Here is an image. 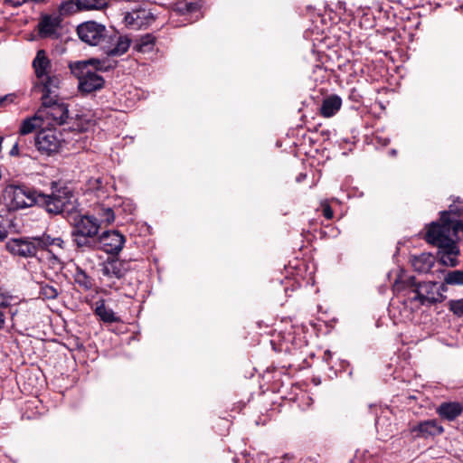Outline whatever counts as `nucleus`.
Instances as JSON below:
<instances>
[{
	"label": "nucleus",
	"mask_w": 463,
	"mask_h": 463,
	"mask_svg": "<svg viewBox=\"0 0 463 463\" xmlns=\"http://www.w3.org/2000/svg\"><path fill=\"white\" fill-rule=\"evenodd\" d=\"M5 196L10 200L11 207L14 210L24 209L26 203L21 184H9L5 189Z\"/></svg>",
	"instance_id": "obj_19"
},
{
	"label": "nucleus",
	"mask_w": 463,
	"mask_h": 463,
	"mask_svg": "<svg viewBox=\"0 0 463 463\" xmlns=\"http://www.w3.org/2000/svg\"><path fill=\"white\" fill-rule=\"evenodd\" d=\"M21 138L14 143V145L12 146V148L9 151L10 156H27L28 155L26 153H24L23 146L20 145Z\"/></svg>",
	"instance_id": "obj_37"
},
{
	"label": "nucleus",
	"mask_w": 463,
	"mask_h": 463,
	"mask_svg": "<svg viewBox=\"0 0 463 463\" xmlns=\"http://www.w3.org/2000/svg\"><path fill=\"white\" fill-rule=\"evenodd\" d=\"M410 432L414 438L428 439L441 435L444 432V428L439 424L437 420H426L411 425Z\"/></svg>",
	"instance_id": "obj_15"
},
{
	"label": "nucleus",
	"mask_w": 463,
	"mask_h": 463,
	"mask_svg": "<svg viewBox=\"0 0 463 463\" xmlns=\"http://www.w3.org/2000/svg\"><path fill=\"white\" fill-rule=\"evenodd\" d=\"M109 288H114L116 290H118V288L114 287L112 284H109Z\"/></svg>",
	"instance_id": "obj_48"
},
{
	"label": "nucleus",
	"mask_w": 463,
	"mask_h": 463,
	"mask_svg": "<svg viewBox=\"0 0 463 463\" xmlns=\"http://www.w3.org/2000/svg\"><path fill=\"white\" fill-rule=\"evenodd\" d=\"M61 19L58 15L43 14L41 15L37 24V33L41 39L57 40L61 33L58 30L61 28Z\"/></svg>",
	"instance_id": "obj_10"
},
{
	"label": "nucleus",
	"mask_w": 463,
	"mask_h": 463,
	"mask_svg": "<svg viewBox=\"0 0 463 463\" xmlns=\"http://www.w3.org/2000/svg\"><path fill=\"white\" fill-rule=\"evenodd\" d=\"M448 308L456 317H463V298L449 300L448 302Z\"/></svg>",
	"instance_id": "obj_35"
},
{
	"label": "nucleus",
	"mask_w": 463,
	"mask_h": 463,
	"mask_svg": "<svg viewBox=\"0 0 463 463\" xmlns=\"http://www.w3.org/2000/svg\"><path fill=\"white\" fill-rule=\"evenodd\" d=\"M7 231L4 225L0 224V241H3L7 237Z\"/></svg>",
	"instance_id": "obj_44"
},
{
	"label": "nucleus",
	"mask_w": 463,
	"mask_h": 463,
	"mask_svg": "<svg viewBox=\"0 0 463 463\" xmlns=\"http://www.w3.org/2000/svg\"><path fill=\"white\" fill-rule=\"evenodd\" d=\"M273 350L276 352L293 353L298 348L294 333H279L271 341Z\"/></svg>",
	"instance_id": "obj_17"
},
{
	"label": "nucleus",
	"mask_w": 463,
	"mask_h": 463,
	"mask_svg": "<svg viewBox=\"0 0 463 463\" xmlns=\"http://www.w3.org/2000/svg\"><path fill=\"white\" fill-rule=\"evenodd\" d=\"M129 269V261L122 260L113 256L108 258V260L102 263L101 272L102 275L108 279H120L125 277Z\"/></svg>",
	"instance_id": "obj_14"
},
{
	"label": "nucleus",
	"mask_w": 463,
	"mask_h": 463,
	"mask_svg": "<svg viewBox=\"0 0 463 463\" xmlns=\"http://www.w3.org/2000/svg\"><path fill=\"white\" fill-rule=\"evenodd\" d=\"M39 296L44 300H54L59 296V289L46 282H39Z\"/></svg>",
	"instance_id": "obj_27"
},
{
	"label": "nucleus",
	"mask_w": 463,
	"mask_h": 463,
	"mask_svg": "<svg viewBox=\"0 0 463 463\" xmlns=\"http://www.w3.org/2000/svg\"><path fill=\"white\" fill-rule=\"evenodd\" d=\"M455 214H457L458 217H462L463 218V205L457 208L456 210H453V212ZM455 222H459L461 224V227H460V231L463 232V220H455Z\"/></svg>",
	"instance_id": "obj_41"
},
{
	"label": "nucleus",
	"mask_w": 463,
	"mask_h": 463,
	"mask_svg": "<svg viewBox=\"0 0 463 463\" xmlns=\"http://www.w3.org/2000/svg\"><path fill=\"white\" fill-rule=\"evenodd\" d=\"M436 412L442 420L453 421L463 413V404L458 402H444L437 407Z\"/></svg>",
	"instance_id": "obj_18"
},
{
	"label": "nucleus",
	"mask_w": 463,
	"mask_h": 463,
	"mask_svg": "<svg viewBox=\"0 0 463 463\" xmlns=\"http://www.w3.org/2000/svg\"><path fill=\"white\" fill-rule=\"evenodd\" d=\"M89 66H92L93 70L96 71H109L115 69L118 65V61L115 60H111L109 58L98 59V58H90L83 61Z\"/></svg>",
	"instance_id": "obj_23"
},
{
	"label": "nucleus",
	"mask_w": 463,
	"mask_h": 463,
	"mask_svg": "<svg viewBox=\"0 0 463 463\" xmlns=\"http://www.w3.org/2000/svg\"><path fill=\"white\" fill-rule=\"evenodd\" d=\"M71 73L79 80V90L81 93H91L101 90L105 85V80L96 71L90 69L86 62L79 61L70 64Z\"/></svg>",
	"instance_id": "obj_4"
},
{
	"label": "nucleus",
	"mask_w": 463,
	"mask_h": 463,
	"mask_svg": "<svg viewBox=\"0 0 463 463\" xmlns=\"http://www.w3.org/2000/svg\"><path fill=\"white\" fill-rule=\"evenodd\" d=\"M5 319V317L4 312L2 310H0V329L3 328V326H4Z\"/></svg>",
	"instance_id": "obj_47"
},
{
	"label": "nucleus",
	"mask_w": 463,
	"mask_h": 463,
	"mask_svg": "<svg viewBox=\"0 0 463 463\" xmlns=\"http://www.w3.org/2000/svg\"><path fill=\"white\" fill-rule=\"evenodd\" d=\"M94 314L99 317L103 323L111 324L120 321V318L116 316L115 312L111 308H108L106 307L103 299L96 302Z\"/></svg>",
	"instance_id": "obj_22"
},
{
	"label": "nucleus",
	"mask_w": 463,
	"mask_h": 463,
	"mask_svg": "<svg viewBox=\"0 0 463 463\" xmlns=\"http://www.w3.org/2000/svg\"><path fill=\"white\" fill-rule=\"evenodd\" d=\"M73 279L74 282L85 291L92 289L94 286V279L80 266L76 267Z\"/></svg>",
	"instance_id": "obj_24"
},
{
	"label": "nucleus",
	"mask_w": 463,
	"mask_h": 463,
	"mask_svg": "<svg viewBox=\"0 0 463 463\" xmlns=\"http://www.w3.org/2000/svg\"><path fill=\"white\" fill-rule=\"evenodd\" d=\"M433 262L430 256L421 255L415 259L413 262L414 269L419 272H428L431 269Z\"/></svg>",
	"instance_id": "obj_31"
},
{
	"label": "nucleus",
	"mask_w": 463,
	"mask_h": 463,
	"mask_svg": "<svg viewBox=\"0 0 463 463\" xmlns=\"http://www.w3.org/2000/svg\"><path fill=\"white\" fill-rule=\"evenodd\" d=\"M452 212V209L440 212L439 221L426 225L427 232L424 235L426 242L438 248L437 258L446 267H456L458 264L457 257L459 255V248L457 238L461 224L455 222V219L450 217Z\"/></svg>",
	"instance_id": "obj_1"
},
{
	"label": "nucleus",
	"mask_w": 463,
	"mask_h": 463,
	"mask_svg": "<svg viewBox=\"0 0 463 463\" xmlns=\"http://www.w3.org/2000/svg\"><path fill=\"white\" fill-rule=\"evenodd\" d=\"M10 306L7 297L0 293V310L6 309Z\"/></svg>",
	"instance_id": "obj_40"
},
{
	"label": "nucleus",
	"mask_w": 463,
	"mask_h": 463,
	"mask_svg": "<svg viewBox=\"0 0 463 463\" xmlns=\"http://www.w3.org/2000/svg\"><path fill=\"white\" fill-rule=\"evenodd\" d=\"M342 99L335 94L326 97L320 106L319 111L324 118L335 115L341 109Z\"/></svg>",
	"instance_id": "obj_21"
},
{
	"label": "nucleus",
	"mask_w": 463,
	"mask_h": 463,
	"mask_svg": "<svg viewBox=\"0 0 463 463\" xmlns=\"http://www.w3.org/2000/svg\"><path fill=\"white\" fill-rule=\"evenodd\" d=\"M33 140L37 150L48 156L58 153L61 147V138L55 129H41Z\"/></svg>",
	"instance_id": "obj_7"
},
{
	"label": "nucleus",
	"mask_w": 463,
	"mask_h": 463,
	"mask_svg": "<svg viewBox=\"0 0 463 463\" xmlns=\"http://www.w3.org/2000/svg\"><path fill=\"white\" fill-rule=\"evenodd\" d=\"M107 6V0H77L79 10H99Z\"/></svg>",
	"instance_id": "obj_28"
},
{
	"label": "nucleus",
	"mask_w": 463,
	"mask_h": 463,
	"mask_svg": "<svg viewBox=\"0 0 463 463\" xmlns=\"http://www.w3.org/2000/svg\"><path fill=\"white\" fill-rule=\"evenodd\" d=\"M448 285L449 284H445V281L441 284H439L437 282V291L439 293H440L441 295H444V292H446L448 290Z\"/></svg>",
	"instance_id": "obj_43"
},
{
	"label": "nucleus",
	"mask_w": 463,
	"mask_h": 463,
	"mask_svg": "<svg viewBox=\"0 0 463 463\" xmlns=\"http://www.w3.org/2000/svg\"><path fill=\"white\" fill-rule=\"evenodd\" d=\"M104 26L95 21H87L78 25L77 33L82 42L95 46L104 32Z\"/></svg>",
	"instance_id": "obj_13"
},
{
	"label": "nucleus",
	"mask_w": 463,
	"mask_h": 463,
	"mask_svg": "<svg viewBox=\"0 0 463 463\" xmlns=\"http://www.w3.org/2000/svg\"><path fill=\"white\" fill-rule=\"evenodd\" d=\"M42 109L46 110L48 118H52L53 123L61 126L68 123L69 109L64 102H60L58 99H51L50 103L43 104Z\"/></svg>",
	"instance_id": "obj_16"
},
{
	"label": "nucleus",
	"mask_w": 463,
	"mask_h": 463,
	"mask_svg": "<svg viewBox=\"0 0 463 463\" xmlns=\"http://www.w3.org/2000/svg\"><path fill=\"white\" fill-rule=\"evenodd\" d=\"M39 236L11 238L5 244L6 250L14 256L21 258H36L38 251H43L38 246Z\"/></svg>",
	"instance_id": "obj_6"
},
{
	"label": "nucleus",
	"mask_w": 463,
	"mask_h": 463,
	"mask_svg": "<svg viewBox=\"0 0 463 463\" xmlns=\"http://www.w3.org/2000/svg\"><path fill=\"white\" fill-rule=\"evenodd\" d=\"M200 9V6L195 2H179L176 4L175 11L179 13L180 14H194L195 12H198Z\"/></svg>",
	"instance_id": "obj_32"
},
{
	"label": "nucleus",
	"mask_w": 463,
	"mask_h": 463,
	"mask_svg": "<svg viewBox=\"0 0 463 463\" xmlns=\"http://www.w3.org/2000/svg\"><path fill=\"white\" fill-rule=\"evenodd\" d=\"M321 211H322L323 216L326 219L331 220L334 217L333 209L327 203H323L321 204Z\"/></svg>",
	"instance_id": "obj_38"
},
{
	"label": "nucleus",
	"mask_w": 463,
	"mask_h": 463,
	"mask_svg": "<svg viewBox=\"0 0 463 463\" xmlns=\"http://www.w3.org/2000/svg\"><path fill=\"white\" fill-rule=\"evenodd\" d=\"M445 284L463 286V269L444 270Z\"/></svg>",
	"instance_id": "obj_29"
},
{
	"label": "nucleus",
	"mask_w": 463,
	"mask_h": 463,
	"mask_svg": "<svg viewBox=\"0 0 463 463\" xmlns=\"http://www.w3.org/2000/svg\"><path fill=\"white\" fill-rule=\"evenodd\" d=\"M420 284L421 282H419L414 276H410L403 281L396 279L393 284V290L399 292L406 288L415 289Z\"/></svg>",
	"instance_id": "obj_30"
},
{
	"label": "nucleus",
	"mask_w": 463,
	"mask_h": 463,
	"mask_svg": "<svg viewBox=\"0 0 463 463\" xmlns=\"http://www.w3.org/2000/svg\"><path fill=\"white\" fill-rule=\"evenodd\" d=\"M70 199L72 209H65L59 215L66 218L71 224V237L74 250L80 253L93 251L100 233V222L94 215L80 213V203L72 190Z\"/></svg>",
	"instance_id": "obj_2"
},
{
	"label": "nucleus",
	"mask_w": 463,
	"mask_h": 463,
	"mask_svg": "<svg viewBox=\"0 0 463 463\" xmlns=\"http://www.w3.org/2000/svg\"><path fill=\"white\" fill-rule=\"evenodd\" d=\"M156 43V38L149 33L141 36L135 44V50L139 52H150L153 51Z\"/></svg>",
	"instance_id": "obj_26"
},
{
	"label": "nucleus",
	"mask_w": 463,
	"mask_h": 463,
	"mask_svg": "<svg viewBox=\"0 0 463 463\" xmlns=\"http://www.w3.org/2000/svg\"><path fill=\"white\" fill-rule=\"evenodd\" d=\"M128 26L132 29H141L147 27L155 22L156 17L149 9L136 8L127 13L124 18Z\"/></svg>",
	"instance_id": "obj_12"
},
{
	"label": "nucleus",
	"mask_w": 463,
	"mask_h": 463,
	"mask_svg": "<svg viewBox=\"0 0 463 463\" xmlns=\"http://www.w3.org/2000/svg\"><path fill=\"white\" fill-rule=\"evenodd\" d=\"M130 43L131 40L128 36L120 35L115 29H107L104 26V32L95 46H99L108 57H116L126 53Z\"/></svg>",
	"instance_id": "obj_5"
},
{
	"label": "nucleus",
	"mask_w": 463,
	"mask_h": 463,
	"mask_svg": "<svg viewBox=\"0 0 463 463\" xmlns=\"http://www.w3.org/2000/svg\"><path fill=\"white\" fill-rule=\"evenodd\" d=\"M125 237L118 231H105L98 236L96 250H102L110 255H118L123 249Z\"/></svg>",
	"instance_id": "obj_8"
},
{
	"label": "nucleus",
	"mask_w": 463,
	"mask_h": 463,
	"mask_svg": "<svg viewBox=\"0 0 463 463\" xmlns=\"http://www.w3.org/2000/svg\"><path fill=\"white\" fill-rule=\"evenodd\" d=\"M33 67L38 80L49 75L52 63L44 50H39L37 52L36 56L33 61Z\"/></svg>",
	"instance_id": "obj_20"
},
{
	"label": "nucleus",
	"mask_w": 463,
	"mask_h": 463,
	"mask_svg": "<svg viewBox=\"0 0 463 463\" xmlns=\"http://www.w3.org/2000/svg\"><path fill=\"white\" fill-rule=\"evenodd\" d=\"M43 109H39L36 113V116L33 118H25L19 128V134L22 136L28 135L32 133L35 129V124L33 121L39 118L38 114L42 113Z\"/></svg>",
	"instance_id": "obj_33"
},
{
	"label": "nucleus",
	"mask_w": 463,
	"mask_h": 463,
	"mask_svg": "<svg viewBox=\"0 0 463 463\" xmlns=\"http://www.w3.org/2000/svg\"><path fill=\"white\" fill-rule=\"evenodd\" d=\"M415 296L411 300L419 301L422 306H432L441 303L446 299L445 295H441L437 291V282L424 281L415 289H411Z\"/></svg>",
	"instance_id": "obj_9"
},
{
	"label": "nucleus",
	"mask_w": 463,
	"mask_h": 463,
	"mask_svg": "<svg viewBox=\"0 0 463 463\" xmlns=\"http://www.w3.org/2000/svg\"><path fill=\"white\" fill-rule=\"evenodd\" d=\"M15 99L14 94H7L5 96H0V107H5L6 104L13 103Z\"/></svg>",
	"instance_id": "obj_39"
},
{
	"label": "nucleus",
	"mask_w": 463,
	"mask_h": 463,
	"mask_svg": "<svg viewBox=\"0 0 463 463\" xmlns=\"http://www.w3.org/2000/svg\"><path fill=\"white\" fill-rule=\"evenodd\" d=\"M392 155H395V154H396V151H395L394 149H393V150H392Z\"/></svg>",
	"instance_id": "obj_49"
},
{
	"label": "nucleus",
	"mask_w": 463,
	"mask_h": 463,
	"mask_svg": "<svg viewBox=\"0 0 463 463\" xmlns=\"http://www.w3.org/2000/svg\"><path fill=\"white\" fill-rule=\"evenodd\" d=\"M38 246L41 247V250L49 251V247L55 245L61 249H64V241L61 237H52L49 233L43 232L39 236Z\"/></svg>",
	"instance_id": "obj_25"
},
{
	"label": "nucleus",
	"mask_w": 463,
	"mask_h": 463,
	"mask_svg": "<svg viewBox=\"0 0 463 463\" xmlns=\"http://www.w3.org/2000/svg\"><path fill=\"white\" fill-rule=\"evenodd\" d=\"M99 222L100 224L105 222L110 224L115 220V212L111 207H102L99 212Z\"/></svg>",
	"instance_id": "obj_34"
},
{
	"label": "nucleus",
	"mask_w": 463,
	"mask_h": 463,
	"mask_svg": "<svg viewBox=\"0 0 463 463\" xmlns=\"http://www.w3.org/2000/svg\"><path fill=\"white\" fill-rule=\"evenodd\" d=\"M6 3L10 4L13 6H20L26 3V1L23 0H5Z\"/></svg>",
	"instance_id": "obj_45"
},
{
	"label": "nucleus",
	"mask_w": 463,
	"mask_h": 463,
	"mask_svg": "<svg viewBox=\"0 0 463 463\" xmlns=\"http://www.w3.org/2000/svg\"><path fill=\"white\" fill-rule=\"evenodd\" d=\"M39 82L34 88L42 92L43 104L50 103L51 99H58V90L60 88V78L57 75H47L43 79H39Z\"/></svg>",
	"instance_id": "obj_11"
},
{
	"label": "nucleus",
	"mask_w": 463,
	"mask_h": 463,
	"mask_svg": "<svg viewBox=\"0 0 463 463\" xmlns=\"http://www.w3.org/2000/svg\"><path fill=\"white\" fill-rule=\"evenodd\" d=\"M123 211L126 213H132L133 210L135 209L134 205L131 203V202H123Z\"/></svg>",
	"instance_id": "obj_42"
},
{
	"label": "nucleus",
	"mask_w": 463,
	"mask_h": 463,
	"mask_svg": "<svg viewBox=\"0 0 463 463\" xmlns=\"http://www.w3.org/2000/svg\"><path fill=\"white\" fill-rule=\"evenodd\" d=\"M306 177H307V174H305V173H300V174L296 177V181H297L298 183H300V182H302L304 179H306Z\"/></svg>",
	"instance_id": "obj_46"
},
{
	"label": "nucleus",
	"mask_w": 463,
	"mask_h": 463,
	"mask_svg": "<svg viewBox=\"0 0 463 463\" xmlns=\"http://www.w3.org/2000/svg\"><path fill=\"white\" fill-rule=\"evenodd\" d=\"M25 208L38 206L49 215H59L65 209H72L71 189L61 181H52L50 184V194H45L34 187L21 184Z\"/></svg>",
	"instance_id": "obj_3"
},
{
	"label": "nucleus",
	"mask_w": 463,
	"mask_h": 463,
	"mask_svg": "<svg viewBox=\"0 0 463 463\" xmlns=\"http://www.w3.org/2000/svg\"><path fill=\"white\" fill-rule=\"evenodd\" d=\"M59 10L62 14H70L76 11H80L79 9H77V1L71 0L61 3V5H59Z\"/></svg>",
	"instance_id": "obj_36"
}]
</instances>
